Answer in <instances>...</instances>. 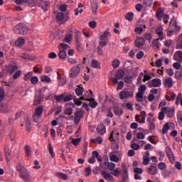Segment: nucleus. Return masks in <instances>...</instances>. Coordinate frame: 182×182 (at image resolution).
Here are the masks:
<instances>
[{"instance_id":"46","label":"nucleus","mask_w":182,"mask_h":182,"mask_svg":"<svg viewBox=\"0 0 182 182\" xmlns=\"http://www.w3.org/2000/svg\"><path fill=\"white\" fill-rule=\"evenodd\" d=\"M32 127L31 126V121L29 119L26 120V132H31Z\"/></svg>"},{"instance_id":"9","label":"nucleus","mask_w":182,"mask_h":182,"mask_svg":"<svg viewBox=\"0 0 182 182\" xmlns=\"http://www.w3.org/2000/svg\"><path fill=\"white\" fill-rule=\"evenodd\" d=\"M149 87H160L161 86V80L160 78H154L147 82Z\"/></svg>"},{"instance_id":"44","label":"nucleus","mask_w":182,"mask_h":182,"mask_svg":"<svg viewBox=\"0 0 182 182\" xmlns=\"http://www.w3.org/2000/svg\"><path fill=\"white\" fill-rule=\"evenodd\" d=\"M80 141H81L80 138H76V139H73L71 141V143L74 146H79V144H80Z\"/></svg>"},{"instance_id":"2","label":"nucleus","mask_w":182,"mask_h":182,"mask_svg":"<svg viewBox=\"0 0 182 182\" xmlns=\"http://www.w3.org/2000/svg\"><path fill=\"white\" fill-rule=\"evenodd\" d=\"M48 89L47 87H43L38 92H36L34 95V101H33V106H38L42 103V99L45 97V95L42 94V92H45Z\"/></svg>"},{"instance_id":"35","label":"nucleus","mask_w":182,"mask_h":182,"mask_svg":"<svg viewBox=\"0 0 182 182\" xmlns=\"http://www.w3.org/2000/svg\"><path fill=\"white\" fill-rule=\"evenodd\" d=\"M144 38L149 41V43L151 42V39H153V37L151 36V33L146 32L144 34Z\"/></svg>"},{"instance_id":"13","label":"nucleus","mask_w":182,"mask_h":182,"mask_svg":"<svg viewBox=\"0 0 182 182\" xmlns=\"http://www.w3.org/2000/svg\"><path fill=\"white\" fill-rule=\"evenodd\" d=\"M169 28L180 29V26H177V20L176 17H172L169 23Z\"/></svg>"},{"instance_id":"63","label":"nucleus","mask_w":182,"mask_h":182,"mask_svg":"<svg viewBox=\"0 0 182 182\" xmlns=\"http://www.w3.org/2000/svg\"><path fill=\"white\" fill-rule=\"evenodd\" d=\"M144 5L146 6H151V5H153V0H144Z\"/></svg>"},{"instance_id":"55","label":"nucleus","mask_w":182,"mask_h":182,"mask_svg":"<svg viewBox=\"0 0 182 182\" xmlns=\"http://www.w3.org/2000/svg\"><path fill=\"white\" fill-rule=\"evenodd\" d=\"M107 168L109 170H110V171L114 170V168H116V164L114 163H108V165H107Z\"/></svg>"},{"instance_id":"47","label":"nucleus","mask_w":182,"mask_h":182,"mask_svg":"<svg viewBox=\"0 0 182 182\" xmlns=\"http://www.w3.org/2000/svg\"><path fill=\"white\" fill-rule=\"evenodd\" d=\"M91 8H92V12H96V11H97V9H99L97 3H96V2L91 3Z\"/></svg>"},{"instance_id":"53","label":"nucleus","mask_w":182,"mask_h":182,"mask_svg":"<svg viewBox=\"0 0 182 182\" xmlns=\"http://www.w3.org/2000/svg\"><path fill=\"white\" fill-rule=\"evenodd\" d=\"M166 164L164 162H160L158 164V168H159V170H161V171L166 170Z\"/></svg>"},{"instance_id":"25","label":"nucleus","mask_w":182,"mask_h":182,"mask_svg":"<svg viewBox=\"0 0 182 182\" xmlns=\"http://www.w3.org/2000/svg\"><path fill=\"white\" fill-rule=\"evenodd\" d=\"M16 46H18V48H22L23 45H25V39L22 38H19L18 40L15 42Z\"/></svg>"},{"instance_id":"24","label":"nucleus","mask_w":182,"mask_h":182,"mask_svg":"<svg viewBox=\"0 0 182 182\" xmlns=\"http://www.w3.org/2000/svg\"><path fill=\"white\" fill-rule=\"evenodd\" d=\"M68 56V53H66V50H60L58 53V57L61 60H65L66 57Z\"/></svg>"},{"instance_id":"15","label":"nucleus","mask_w":182,"mask_h":182,"mask_svg":"<svg viewBox=\"0 0 182 182\" xmlns=\"http://www.w3.org/2000/svg\"><path fill=\"white\" fill-rule=\"evenodd\" d=\"M112 110H113L114 114H115V116H122V114H123V113H124V111L122 109V108H120L117 106H114L112 107Z\"/></svg>"},{"instance_id":"14","label":"nucleus","mask_w":182,"mask_h":182,"mask_svg":"<svg viewBox=\"0 0 182 182\" xmlns=\"http://www.w3.org/2000/svg\"><path fill=\"white\" fill-rule=\"evenodd\" d=\"M147 170L151 176H156V174L159 173L157 171V166H156V164L151 165L149 168H147Z\"/></svg>"},{"instance_id":"28","label":"nucleus","mask_w":182,"mask_h":182,"mask_svg":"<svg viewBox=\"0 0 182 182\" xmlns=\"http://www.w3.org/2000/svg\"><path fill=\"white\" fill-rule=\"evenodd\" d=\"M91 66L95 69L100 68V63L97 60H92Z\"/></svg>"},{"instance_id":"18","label":"nucleus","mask_w":182,"mask_h":182,"mask_svg":"<svg viewBox=\"0 0 182 182\" xmlns=\"http://www.w3.org/2000/svg\"><path fill=\"white\" fill-rule=\"evenodd\" d=\"M97 130L100 134H105L106 133V127L103 123H100L97 125Z\"/></svg>"},{"instance_id":"51","label":"nucleus","mask_w":182,"mask_h":182,"mask_svg":"<svg viewBox=\"0 0 182 182\" xmlns=\"http://www.w3.org/2000/svg\"><path fill=\"white\" fill-rule=\"evenodd\" d=\"M85 177H89V176H90V174H92V168H90V166L85 168Z\"/></svg>"},{"instance_id":"57","label":"nucleus","mask_w":182,"mask_h":182,"mask_svg":"<svg viewBox=\"0 0 182 182\" xmlns=\"http://www.w3.org/2000/svg\"><path fill=\"white\" fill-rule=\"evenodd\" d=\"M41 82H50V77H48L47 75H42L41 77Z\"/></svg>"},{"instance_id":"34","label":"nucleus","mask_w":182,"mask_h":182,"mask_svg":"<svg viewBox=\"0 0 182 182\" xmlns=\"http://www.w3.org/2000/svg\"><path fill=\"white\" fill-rule=\"evenodd\" d=\"M91 143H98V144H102V143H103V139L102 136H97L96 139H92Z\"/></svg>"},{"instance_id":"4","label":"nucleus","mask_w":182,"mask_h":182,"mask_svg":"<svg viewBox=\"0 0 182 182\" xmlns=\"http://www.w3.org/2000/svg\"><path fill=\"white\" fill-rule=\"evenodd\" d=\"M87 98H86L87 102H90L89 104L90 107H92V109H95L97 107V102L95 101V98H93V92L92 90H90L89 92H87L85 95Z\"/></svg>"},{"instance_id":"27","label":"nucleus","mask_w":182,"mask_h":182,"mask_svg":"<svg viewBox=\"0 0 182 182\" xmlns=\"http://www.w3.org/2000/svg\"><path fill=\"white\" fill-rule=\"evenodd\" d=\"M32 76H33V73L30 71L24 75L23 80L26 82H30V80L32 79Z\"/></svg>"},{"instance_id":"23","label":"nucleus","mask_w":182,"mask_h":182,"mask_svg":"<svg viewBox=\"0 0 182 182\" xmlns=\"http://www.w3.org/2000/svg\"><path fill=\"white\" fill-rule=\"evenodd\" d=\"M164 16V10H163V9H159L156 13V17L157 18L158 21H161V18Z\"/></svg>"},{"instance_id":"10","label":"nucleus","mask_w":182,"mask_h":182,"mask_svg":"<svg viewBox=\"0 0 182 182\" xmlns=\"http://www.w3.org/2000/svg\"><path fill=\"white\" fill-rule=\"evenodd\" d=\"M144 43H146V40L143 37H139L135 40V46L138 49H141L144 46Z\"/></svg>"},{"instance_id":"19","label":"nucleus","mask_w":182,"mask_h":182,"mask_svg":"<svg viewBox=\"0 0 182 182\" xmlns=\"http://www.w3.org/2000/svg\"><path fill=\"white\" fill-rule=\"evenodd\" d=\"M109 36H112V34L110 33V31L109 30H106L100 36V41H107V38Z\"/></svg>"},{"instance_id":"39","label":"nucleus","mask_w":182,"mask_h":182,"mask_svg":"<svg viewBox=\"0 0 182 182\" xmlns=\"http://www.w3.org/2000/svg\"><path fill=\"white\" fill-rule=\"evenodd\" d=\"M168 129H170V125L168 124V122H166L162 128V134H166L167 132H168Z\"/></svg>"},{"instance_id":"58","label":"nucleus","mask_w":182,"mask_h":182,"mask_svg":"<svg viewBox=\"0 0 182 182\" xmlns=\"http://www.w3.org/2000/svg\"><path fill=\"white\" fill-rule=\"evenodd\" d=\"M72 99H73V96L72 95H67L66 96H65L64 95V102H70V100H72Z\"/></svg>"},{"instance_id":"38","label":"nucleus","mask_w":182,"mask_h":182,"mask_svg":"<svg viewBox=\"0 0 182 182\" xmlns=\"http://www.w3.org/2000/svg\"><path fill=\"white\" fill-rule=\"evenodd\" d=\"M56 19L58 22L63 21V19H65V15L63 14V13L60 12L57 14Z\"/></svg>"},{"instance_id":"21","label":"nucleus","mask_w":182,"mask_h":182,"mask_svg":"<svg viewBox=\"0 0 182 182\" xmlns=\"http://www.w3.org/2000/svg\"><path fill=\"white\" fill-rule=\"evenodd\" d=\"M42 113H43V107L39 106L35 109L34 114L36 117H39L42 115Z\"/></svg>"},{"instance_id":"31","label":"nucleus","mask_w":182,"mask_h":182,"mask_svg":"<svg viewBox=\"0 0 182 182\" xmlns=\"http://www.w3.org/2000/svg\"><path fill=\"white\" fill-rule=\"evenodd\" d=\"M8 106L6 105H4V103L0 104V112L1 113H8Z\"/></svg>"},{"instance_id":"62","label":"nucleus","mask_w":182,"mask_h":182,"mask_svg":"<svg viewBox=\"0 0 182 182\" xmlns=\"http://www.w3.org/2000/svg\"><path fill=\"white\" fill-rule=\"evenodd\" d=\"M124 87V82L123 81H119L117 87V90H122Z\"/></svg>"},{"instance_id":"61","label":"nucleus","mask_w":182,"mask_h":182,"mask_svg":"<svg viewBox=\"0 0 182 182\" xmlns=\"http://www.w3.org/2000/svg\"><path fill=\"white\" fill-rule=\"evenodd\" d=\"M72 113H73V109H72V107H68L65 110V114L68 116H70L72 114Z\"/></svg>"},{"instance_id":"40","label":"nucleus","mask_w":182,"mask_h":182,"mask_svg":"<svg viewBox=\"0 0 182 182\" xmlns=\"http://www.w3.org/2000/svg\"><path fill=\"white\" fill-rule=\"evenodd\" d=\"M124 83H127L128 85L133 82V77L132 75H127L124 79Z\"/></svg>"},{"instance_id":"60","label":"nucleus","mask_w":182,"mask_h":182,"mask_svg":"<svg viewBox=\"0 0 182 182\" xmlns=\"http://www.w3.org/2000/svg\"><path fill=\"white\" fill-rule=\"evenodd\" d=\"M166 152L167 157H169V156L173 155V151H171V147H166Z\"/></svg>"},{"instance_id":"49","label":"nucleus","mask_w":182,"mask_h":182,"mask_svg":"<svg viewBox=\"0 0 182 182\" xmlns=\"http://www.w3.org/2000/svg\"><path fill=\"white\" fill-rule=\"evenodd\" d=\"M88 25L91 29H95V28L97 26V23L96 21H91L89 22Z\"/></svg>"},{"instance_id":"26","label":"nucleus","mask_w":182,"mask_h":182,"mask_svg":"<svg viewBox=\"0 0 182 182\" xmlns=\"http://www.w3.org/2000/svg\"><path fill=\"white\" fill-rule=\"evenodd\" d=\"M56 177L58 178H61V180H68V175L66 173H63L62 172H57L55 173Z\"/></svg>"},{"instance_id":"33","label":"nucleus","mask_w":182,"mask_h":182,"mask_svg":"<svg viewBox=\"0 0 182 182\" xmlns=\"http://www.w3.org/2000/svg\"><path fill=\"white\" fill-rule=\"evenodd\" d=\"M75 92L77 96H82V95H83V87L78 85L77 87L75 88Z\"/></svg>"},{"instance_id":"8","label":"nucleus","mask_w":182,"mask_h":182,"mask_svg":"<svg viewBox=\"0 0 182 182\" xmlns=\"http://www.w3.org/2000/svg\"><path fill=\"white\" fill-rule=\"evenodd\" d=\"M134 96V93L132 91L122 90L119 92V99L123 100L124 99H130Z\"/></svg>"},{"instance_id":"43","label":"nucleus","mask_w":182,"mask_h":182,"mask_svg":"<svg viewBox=\"0 0 182 182\" xmlns=\"http://www.w3.org/2000/svg\"><path fill=\"white\" fill-rule=\"evenodd\" d=\"M175 77L177 80H180L182 77V70L175 72Z\"/></svg>"},{"instance_id":"52","label":"nucleus","mask_w":182,"mask_h":182,"mask_svg":"<svg viewBox=\"0 0 182 182\" xmlns=\"http://www.w3.org/2000/svg\"><path fill=\"white\" fill-rule=\"evenodd\" d=\"M177 120L179 126L182 127V113L179 112L177 114Z\"/></svg>"},{"instance_id":"36","label":"nucleus","mask_w":182,"mask_h":182,"mask_svg":"<svg viewBox=\"0 0 182 182\" xmlns=\"http://www.w3.org/2000/svg\"><path fill=\"white\" fill-rule=\"evenodd\" d=\"M156 33L159 37L160 41H163L164 39V36L163 35V29H157L156 30Z\"/></svg>"},{"instance_id":"32","label":"nucleus","mask_w":182,"mask_h":182,"mask_svg":"<svg viewBox=\"0 0 182 182\" xmlns=\"http://www.w3.org/2000/svg\"><path fill=\"white\" fill-rule=\"evenodd\" d=\"M39 0H27V4H28V6L30 8H33V6H36Z\"/></svg>"},{"instance_id":"5","label":"nucleus","mask_w":182,"mask_h":182,"mask_svg":"<svg viewBox=\"0 0 182 182\" xmlns=\"http://www.w3.org/2000/svg\"><path fill=\"white\" fill-rule=\"evenodd\" d=\"M36 6L41 8L43 12H48V9L50 6V2L48 1L38 0Z\"/></svg>"},{"instance_id":"45","label":"nucleus","mask_w":182,"mask_h":182,"mask_svg":"<svg viewBox=\"0 0 182 182\" xmlns=\"http://www.w3.org/2000/svg\"><path fill=\"white\" fill-rule=\"evenodd\" d=\"M83 114H85V112L82 110L77 111L75 114V117H78L79 119H82L83 117Z\"/></svg>"},{"instance_id":"50","label":"nucleus","mask_w":182,"mask_h":182,"mask_svg":"<svg viewBox=\"0 0 182 182\" xmlns=\"http://www.w3.org/2000/svg\"><path fill=\"white\" fill-rule=\"evenodd\" d=\"M32 85H38V82H39V78H38L37 76L31 77V80H30Z\"/></svg>"},{"instance_id":"56","label":"nucleus","mask_w":182,"mask_h":182,"mask_svg":"<svg viewBox=\"0 0 182 182\" xmlns=\"http://www.w3.org/2000/svg\"><path fill=\"white\" fill-rule=\"evenodd\" d=\"M22 74V71L21 70H17L13 75V79L16 80L20 77L21 75Z\"/></svg>"},{"instance_id":"59","label":"nucleus","mask_w":182,"mask_h":182,"mask_svg":"<svg viewBox=\"0 0 182 182\" xmlns=\"http://www.w3.org/2000/svg\"><path fill=\"white\" fill-rule=\"evenodd\" d=\"M143 168H139V167H137V168H135L134 169V173H135V174H143Z\"/></svg>"},{"instance_id":"42","label":"nucleus","mask_w":182,"mask_h":182,"mask_svg":"<svg viewBox=\"0 0 182 182\" xmlns=\"http://www.w3.org/2000/svg\"><path fill=\"white\" fill-rule=\"evenodd\" d=\"M109 160L111 161H114V163H118L119 159V156H117V155L113 154L109 156Z\"/></svg>"},{"instance_id":"17","label":"nucleus","mask_w":182,"mask_h":182,"mask_svg":"<svg viewBox=\"0 0 182 182\" xmlns=\"http://www.w3.org/2000/svg\"><path fill=\"white\" fill-rule=\"evenodd\" d=\"M101 174L107 181H113L114 180V178L110 173H106V171H102Z\"/></svg>"},{"instance_id":"41","label":"nucleus","mask_w":182,"mask_h":182,"mask_svg":"<svg viewBox=\"0 0 182 182\" xmlns=\"http://www.w3.org/2000/svg\"><path fill=\"white\" fill-rule=\"evenodd\" d=\"M112 65L114 69H117V68H119V66H120V60L115 59L112 61Z\"/></svg>"},{"instance_id":"16","label":"nucleus","mask_w":182,"mask_h":182,"mask_svg":"<svg viewBox=\"0 0 182 182\" xmlns=\"http://www.w3.org/2000/svg\"><path fill=\"white\" fill-rule=\"evenodd\" d=\"M4 153H5V157H6V161L9 162L11 161V153H12V149H9V147H6L4 149Z\"/></svg>"},{"instance_id":"3","label":"nucleus","mask_w":182,"mask_h":182,"mask_svg":"<svg viewBox=\"0 0 182 182\" xmlns=\"http://www.w3.org/2000/svg\"><path fill=\"white\" fill-rule=\"evenodd\" d=\"M14 33L16 35H26L28 33V26L23 23H18L14 28Z\"/></svg>"},{"instance_id":"37","label":"nucleus","mask_w":182,"mask_h":182,"mask_svg":"<svg viewBox=\"0 0 182 182\" xmlns=\"http://www.w3.org/2000/svg\"><path fill=\"white\" fill-rule=\"evenodd\" d=\"M64 95L65 94H61L60 95H55L54 99H55L57 103H59L62 102V100L64 101Z\"/></svg>"},{"instance_id":"12","label":"nucleus","mask_w":182,"mask_h":182,"mask_svg":"<svg viewBox=\"0 0 182 182\" xmlns=\"http://www.w3.org/2000/svg\"><path fill=\"white\" fill-rule=\"evenodd\" d=\"M18 69V68L17 65L10 64L6 67V72L7 73H9V75H12L14 72H16Z\"/></svg>"},{"instance_id":"64","label":"nucleus","mask_w":182,"mask_h":182,"mask_svg":"<svg viewBox=\"0 0 182 182\" xmlns=\"http://www.w3.org/2000/svg\"><path fill=\"white\" fill-rule=\"evenodd\" d=\"M135 33H138V35H141L143 33V28L137 27L134 29Z\"/></svg>"},{"instance_id":"7","label":"nucleus","mask_w":182,"mask_h":182,"mask_svg":"<svg viewBox=\"0 0 182 182\" xmlns=\"http://www.w3.org/2000/svg\"><path fill=\"white\" fill-rule=\"evenodd\" d=\"M144 92H146V85H142L138 88V93L136 95L138 102H143Z\"/></svg>"},{"instance_id":"30","label":"nucleus","mask_w":182,"mask_h":182,"mask_svg":"<svg viewBox=\"0 0 182 182\" xmlns=\"http://www.w3.org/2000/svg\"><path fill=\"white\" fill-rule=\"evenodd\" d=\"M175 55L179 58L178 60L176 58V57H173L174 60H177L178 62H180L181 63H182V51L181 50H178L175 53Z\"/></svg>"},{"instance_id":"11","label":"nucleus","mask_w":182,"mask_h":182,"mask_svg":"<svg viewBox=\"0 0 182 182\" xmlns=\"http://www.w3.org/2000/svg\"><path fill=\"white\" fill-rule=\"evenodd\" d=\"M80 73V67L79 65H76L73 67L70 73V77H76L77 75Z\"/></svg>"},{"instance_id":"29","label":"nucleus","mask_w":182,"mask_h":182,"mask_svg":"<svg viewBox=\"0 0 182 182\" xmlns=\"http://www.w3.org/2000/svg\"><path fill=\"white\" fill-rule=\"evenodd\" d=\"M133 18H134V14H133V12H129L125 15V19L129 21V22H132L133 21Z\"/></svg>"},{"instance_id":"20","label":"nucleus","mask_w":182,"mask_h":182,"mask_svg":"<svg viewBox=\"0 0 182 182\" xmlns=\"http://www.w3.org/2000/svg\"><path fill=\"white\" fill-rule=\"evenodd\" d=\"M164 85L165 87H168V89L173 87V78L169 77L167 79H166L164 82Z\"/></svg>"},{"instance_id":"54","label":"nucleus","mask_w":182,"mask_h":182,"mask_svg":"<svg viewBox=\"0 0 182 182\" xmlns=\"http://www.w3.org/2000/svg\"><path fill=\"white\" fill-rule=\"evenodd\" d=\"M49 153L51 157L53 159L55 157V151H53V148H52V144H48Z\"/></svg>"},{"instance_id":"1","label":"nucleus","mask_w":182,"mask_h":182,"mask_svg":"<svg viewBox=\"0 0 182 182\" xmlns=\"http://www.w3.org/2000/svg\"><path fill=\"white\" fill-rule=\"evenodd\" d=\"M16 171L18 173L20 178H22L23 181H29V178L31 177V172L28 171L26 168L22 166L21 162H18L16 168Z\"/></svg>"},{"instance_id":"22","label":"nucleus","mask_w":182,"mask_h":182,"mask_svg":"<svg viewBox=\"0 0 182 182\" xmlns=\"http://www.w3.org/2000/svg\"><path fill=\"white\" fill-rule=\"evenodd\" d=\"M25 154L26 157H31L32 156V149L29 145H26L24 147Z\"/></svg>"},{"instance_id":"6","label":"nucleus","mask_w":182,"mask_h":182,"mask_svg":"<svg viewBox=\"0 0 182 182\" xmlns=\"http://www.w3.org/2000/svg\"><path fill=\"white\" fill-rule=\"evenodd\" d=\"M124 76V70L119 69L117 71L115 77L112 79V81L114 85H117L118 81L120 80L121 79H123Z\"/></svg>"},{"instance_id":"48","label":"nucleus","mask_w":182,"mask_h":182,"mask_svg":"<svg viewBox=\"0 0 182 182\" xmlns=\"http://www.w3.org/2000/svg\"><path fill=\"white\" fill-rule=\"evenodd\" d=\"M68 48H70L69 45L65 43H61L59 44V49H63V50H66Z\"/></svg>"}]
</instances>
